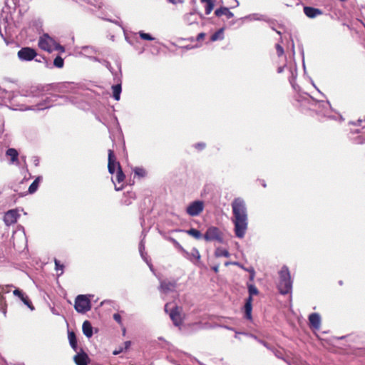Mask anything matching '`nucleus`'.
I'll list each match as a JSON object with an SVG mask.
<instances>
[{
    "label": "nucleus",
    "instance_id": "47",
    "mask_svg": "<svg viewBox=\"0 0 365 365\" xmlns=\"http://www.w3.org/2000/svg\"><path fill=\"white\" fill-rule=\"evenodd\" d=\"M213 270H214L215 272H217V271H218V267H213Z\"/></svg>",
    "mask_w": 365,
    "mask_h": 365
},
{
    "label": "nucleus",
    "instance_id": "30",
    "mask_svg": "<svg viewBox=\"0 0 365 365\" xmlns=\"http://www.w3.org/2000/svg\"><path fill=\"white\" fill-rule=\"evenodd\" d=\"M134 173L135 175L143 178L146 175V171L143 168L137 167L134 169Z\"/></svg>",
    "mask_w": 365,
    "mask_h": 365
},
{
    "label": "nucleus",
    "instance_id": "3",
    "mask_svg": "<svg viewBox=\"0 0 365 365\" xmlns=\"http://www.w3.org/2000/svg\"><path fill=\"white\" fill-rule=\"evenodd\" d=\"M248 292L249 297L246 299L245 304V315L247 319H252V296L257 295L259 294L258 289L252 284H248Z\"/></svg>",
    "mask_w": 365,
    "mask_h": 365
},
{
    "label": "nucleus",
    "instance_id": "40",
    "mask_svg": "<svg viewBox=\"0 0 365 365\" xmlns=\"http://www.w3.org/2000/svg\"><path fill=\"white\" fill-rule=\"evenodd\" d=\"M170 3L173 4H177L179 3H182L184 0H168Z\"/></svg>",
    "mask_w": 365,
    "mask_h": 365
},
{
    "label": "nucleus",
    "instance_id": "26",
    "mask_svg": "<svg viewBox=\"0 0 365 365\" xmlns=\"http://www.w3.org/2000/svg\"><path fill=\"white\" fill-rule=\"evenodd\" d=\"M185 232L187 235L193 237L194 238H195L197 240L201 239L202 237V233L199 230H197L195 228H191L188 230H186Z\"/></svg>",
    "mask_w": 365,
    "mask_h": 365
},
{
    "label": "nucleus",
    "instance_id": "33",
    "mask_svg": "<svg viewBox=\"0 0 365 365\" xmlns=\"http://www.w3.org/2000/svg\"><path fill=\"white\" fill-rule=\"evenodd\" d=\"M213 8H214V2L213 1L208 2L207 4H206L205 14L207 15L210 14L211 13V11H212Z\"/></svg>",
    "mask_w": 365,
    "mask_h": 365
},
{
    "label": "nucleus",
    "instance_id": "45",
    "mask_svg": "<svg viewBox=\"0 0 365 365\" xmlns=\"http://www.w3.org/2000/svg\"><path fill=\"white\" fill-rule=\"evenodd\" d=\"M252 270H255L253 267L246 269V271L249 272L250 274L252 273Z\"/></svg>",
    "mask_w": 365,
    "mask_h": 365
},
{
    "label": "nucleus",
    "instance_id": "41",
    "mask_svg": "<svg viewBox=\"0 0 365 365\" xmlns=\"http://www.w3.org/2000/svg\"><path fill=\"white\" fill-rule=\"evenodd\" d=\"M195 147L199 150H202L205 147V145L204 143H198Z\"/></svg>",
    "mask_w": 365,
    "mask_h": 365
},
{
    "label": "nucleus",
    "instance_id": "36",
    "mask_svg": "<svg viewBox=\"0 0 365 365\" xmlns=\"http://www.w3.org/2000/svg\"><path fill=\"white\" fill-rule=\"evenodd\" d=\"M125 350L124 349V347L123 346H119L118 349H115L113 351V355H118L123 351H125Z\"/></svg>",
    "mask_w": 365,
    "mask_h": 365
},
{
    "label": "nucleus",
    "instance_id": "14",
    "mask_svg": "<svg viewBox=\"0 0 365 365\" xmlns=\"http://www.w3.org/2000/svg\"><path fill=\"white\" fill-rule=\"evenodd\" d=\"M13 293L15 296L19 297L21 299V300L24 302V304L26 305L29 309H31V310L34 309L32 302L29 299V297L25 295V294L21 290L16 289L15 290H14Z\"/></svg>",
    "mask_w": 365,
    "mask_h": 365
},
{
    "label": "nucleus",
    "instance_id": "11",
    "mask_svg": "<svg viewBox=\"0 0 365 365\" xmlns=\"http://www.w3.org/2000/svg\"><path fill=\"white\" fill-rule=\"evenodd\" d=\"M19 214L16 210H10L5 213L4 220L6 225H11L17 222Z\"/></svg>",
    "mask_w": 365,
    "mask_h": 365
},
{
    "label": "nucleus",
    "instance_id": "21",
    "mask_svg": "<svg viewBox=\"0 0 365 365\" xmlns=\"http://www.w3.org/2000/svg\"><path fill=\"white\" fill-rule=\"evenodd\" d=\"M187 255L188 253L186 252ZM190 255V259L195 264H197L200 260V254L197 249L194 248L192 250Z\"/></svg>",
    "mask_w": 365,
    "mask_h": 365
},
{
    "label": "nucleus",
    "instance_id": "38",
    "mask_svg": "<svg viewBox=\"0 0 365 365\" xmlns=\"http://www.w3.org/2000/svg\"><path fill=\"white\" fill-rule=\"evenodd\" d=\"M113 319L115 321H116L118 324H121V317L118 313H115L113 314Z\"/></svg>",
    "mask_w": 365,
    "mask_h": 365
},
{
    "label": "nucleus",
    "instance_id": "32",
    "mask_svg": "<svg viewBox=\"0 0 365 365\" xmlns=\"http://www.w3.org/2000/svg\"><path fill=\"white\" fill-rule=\"evenodd\" d=\"M139 36L140 37L143 39V40H147V41H152L153 40L154 38L151 36L150 34H147V33H144L143 31H140L139 32Z\"/></svg>",
    "mask_w": 365,
    "mask_h": 365
},
{
    "label": "nucleus",
    "instance_id": "13",
    "mask_svg": "<svg viewBox=\"0 0 365 365\" xmlns=\"http://www.w3.org/2000/svg\"><path fill=\"white\" fill-rule=\"evenodd\" d=\"M73 360L76 365H88L91 362V359L88 354L83 351H81L75 355Z\"/></svg>",
    "mask_w": 365,
    "mask_h": 365
},
{
    "label": "nucleus",
    "instance_id": "35",
    "mask_svg": "<svg viewBox=\"0 0 365 365\" xmlns=\"http://www.w3.org/2000/svg\"><path fill=\"white\" fill-rule=\"evenodd\" d=\"M276 51L278 56H282L284 54V48L279 44H276Z\"/></svg>",
    "mask_w": 365,
    "mask_h": 365
},
{
    "label": "nucleus",
    "instance_id": "9",
    "mask_svg": "<svg viewBox=\"0 0 365 365\" xmlns=\"http://www.w3.org/2000/svg\"><path fill=\"white\" fill-rule=\"evenodd\" d=\"M204 205L202 201H194L187 207V213L190 216L199 215L203 210Z\"/></svg>",
    "mask_w": 365,
    "mask_h": 365
},
{
    "label": "nucleus",
    "instance_id": "8",
    "mask_svg": "<svg viewBox=\"0 0 365 365\" xmlns=\"http://www.w3.org/2000/svg\"><path fill=\"white\" fill-rule=\"evenodd\" d=\"M17 56L21 61H29L37 56V53L31 47H24L18 51Z\"/></svg>",
    "mask_w": 365,
    "mask_h": 365
},
{
    "label": "nucleus",
    "instance_id": "29",
    "mask_svg": "<svg viewBox=\"0 0 365 365\" xmlns=\"http://www.w3.org/2000/svg\"><path fill=\"white\" fill-rule=\"evenodd\" d=\"M53 65L58 68H63L64 65L63 59L59 56H56L53 61Z\"/></svg>",
    "mask_w": 365,
    "mask_h": 365
},
{
    "label": "nucleus",
    "instance_id": "25",
    "mask_svg": "<svg viewBox=\"0 0 365 365\" xmlns=\"http://www.w3.org/2000/svg\"><path fill=\"white\" fill-rule=\"evenodd\" d=\"M41 180V177H38L34 180V181L31 184V185L29 187V193H31V194L34 193L37 190L38 184H39V182Z\"/></svg>",
    "mask_w": 365,
    "mask_h": 365
},
{
    "label": "nucleus",
    "instance_id": "39",
    "mask_svg": "<svg viewBox=\"0 0 365 365\" xmlns=\"http://www.w3.org/2000/svg\"><path fill=\"white\" fill-rule=\"evenodd\" d=\"M130 345H131V341H125V342H124V346H123L124 349H125V351H127V350L130 348Z\"/></svg>",
    "mask_w": 365,
    "mask_h": 365
},
{
    "label": "nucleus",
    "instance_id": "44",
    "mask_svg": "<svg viewBox=\"0 0 365 365\" xmlns=\"http://www.w3.org/2000/svg\"><path fill=\"white\" fill-rule=\"evenodd\" d=\"M200 1H201L202 3H206V4H207L208 2H212V1H212V0H200Z\"/></svg>",
    "mask_w": 365,
    "mask_h": 365
},
{
    "label": "nucleus",
    "instance_id": "15",
    "mask_svg": "<svg viewBox=\"0 0 365 365\" xmlns=\"http://www.w3.org/2000/svg\"><path fill=\"white\" fill-rule=\"evenodd\" d=\"M309 323L310 327L319 329L321 325V317L318 313H312L309 316Z\"/></svg>",
    "mask_w": 365,
    "mask_h": 365
},
{
    "label": "nucleus",
    "instance_id": "37",
    "mask_svg": "<svg viewBox=\"0 0 365 365\" xmlns=\"http://www.w3.org/2000/svg\"><path fill=\"white\" fill-rule=\"evenodd\" d=\"M205 36H206L205 33H204V32L200 33L196 37V41H202L205 39Z\"/></svg>",
    "mask_w": 365,
    "mask_h": 365
},
{
    "label": "nucleus",
    "instance_id": "48",
    "mask_svg": "<svg viewBox=\"0 0 365 365\" xmlns=\"http://www.w3.org/2000/svg\"><path fill=\"white\" fill-rule=\"evenodd\" d=\"M122 188H123V186H121V187H115V190H120Z\"/></svg>",
    "mask_w": 365,
    "mask_h": 365
},
{
    "label": "nucleus",
    "instance_id": "42",
    "mask_svg": "<svg viewBox=\"0 0 365 365\" xmlns=\"http://www.w3.org/2000/svg\"><path fill=\"white\" fill-rule=\"evenodd\" d=\"M255 276V270H252V273L250 275V280L253 281Z\"/></svg>",
    "mask_w": 365,
    "mask_h": 365
},
{
    "label": "nucleus",
    "instance_id": "34",
    "mask_svg": "<svg viewBox=\"0 0 365 365\" xmlns=\"http://www.w3.org/2000/svg\"><path fill=\"white\" fill-rule=\"evenodd\" d=\"M58 51L61 53H63L65 51V48L63 46L60 45L58 43L55 41V45H53V51Z\"/></svg>",
    "mask_w": 365,
    "mask_h": 365
},
{
    "label": "nucleus",
    "instance_id": "2",
    "mask_svg": "<svg viewBox=\"0 0 365 365\" xmlns=\"http://www.w3.org/2000/svg\"><path fill=\"white\" fill-rule=\"evenodd\" d=\"M279 281L277 285L279 292L282 294H287L292 291V282L290 272L287 266H283L279 272Z\"/></svg>",
    "mask_w": 365,
    "mask_h": 365
},
{
    "label": "nucleus",
    "instance_id": "18",
    "mask_svg": "<svg viewBox=\"0 0 365 365\" xmlns=\"http://www.w3.org/2000/svg\"><path fill=\"white\" fill-rule=\"evenodd\" d=\"M215 14L218 17L225 16L227 19L233 17V14L227 7H220V9H216Z\"/></svg>",
    "mask_w": 365,
    "mask_h": 365
},
{
    "label": "nucleus",
    "instance_id": "27",
    "mask_svg": "<svg viewBox=\"0 0 365 365\" xmlns=\"http://www.w3.org/2000/svg\"><path fill=\"white\" fill-rule=\"evenodd\" d=\"M215 255L217 257H229L230 253L227 250L217 248L215 250Z\"/></svg>",
    "mask_w": 365,
    "mask_h": 365
},
{
    "label": "nucleus",
    "instance_id": "7",
    "mask_svg": "<svg viewBox=\"0 0 365 365\" xmlns=\"http://www.w3.org/2000/svg\"><path fill=\"white\" fill-rule=\"evenodd\" d=\"M55 41H56L48 34H43L39 38L38 45L41 49L51 53L53 51V45H55Z\"/></svg>",
    "mask_w": 365,
    "mask_h": 365
},
{
    "label": "nucleus",
    "instance_id": "46",
    "mask_svg": "<svg viewBox=\"0 0 365 365\" xmlns=\"http://www.w3.org/2000/svg\"><path fill=\"white\" fill-rule=\"evenodd\" d=\"M232 263L233 262H225V266H228L229 264H233Z\"/></svg>",
    "mask_w": 365,
    "mask_h": 365
},
{
    "label": "nucleus",
    "instance_id": "24",
    "mask_svg": "<svg viewBox=\"0 0 365 365\" xmlns=\"http://www.w3.org/2000/svg\"><path fill=\"white\" fill-rule=\"evenodd\" d=\"M224 38V29L221 28L215 32L210 37L211 41H216Z\"/></svg>",
    "mask_w": 365,
    "mask_h": 365
},
{
    "label": "nucleus",
    "instance_id": "1",
    "mask_svg": "<svg viewBox=\"0 0 365 365\" xmlns=\"http://www.w3.org/2000/svg\"><path fill=\"white\" fill-rule=\"evenodd\" d=\"M232 210V222L234 224V231L237 237L243 238L248 227V215L245 200L236 197L231 204Z\"/></svg>",
    "mask_w": 365,
    "mask_h": 365
},
{
    "label": "nucleus",
    "instance_id": "19",
    "mask_svg": "<svg viewBox=\"0 0 365 365\" xmlns=\"http://www.w3.org/2000/svg\"><path fill=\"white\" fill-rule=\"evenodd\" d=\"M82 330L83 334L87 336L88 338H90L93 335V327L91 326V324L89 321L86 320L83 323L82 325Z\"/></svg>",
    "mask_w": 365,
    "mask_h": 365
},
{
    "label": "nucleus",
    "instance_id": "10",
    "mask_svg": "<svg viewBox=\"0 0 365 365\" xmlns=\"http://www.w3.org/2000/svg\"><path fill=\"white\" fill-rule=\"evenodd\" d=\"M108 170L110 174H113L115 169L119 168L120 164L117 161L116 157L113 150H108Z\"/></svg>",
    "mask_w": 365,
    "mask_h": 365
},
{
    "label": "nucleus",
    "instance_id": "5",
    "mask_svg": "<svg viewBox=\"0 0 365 365\" xmlns=\"http://www.w3.org/2000/svg\"><path fill=\"white\" fill-rule=\"evenodd\" d=\"M203 237L207 242L216 241L222 243L224 240L222 232L218 227L214 226L207 228Z\"/></svg>",
    "mask_w": 365,
    "mask_h": 365
},
{
    "label": "nucleus",
    "instance_id": "17",
    "mask_svg": "<svg viewBox=\"0 0 365 365\" xmlns=\"http://www.w3.org/2000/svg\"><path fill=\"white\" fill-rule=\"evenodd\" d=\"M6 155L10 158V163L12 164L18 165L19 162V153L15 148H9L6 152Z\"/></svg>",
    "mask_w": 365,
    "mask_h": 365
},
{
    "label": "nucleus",
    "instance_id": "20",
    "mask_svg": "<svg viewBox=\"0 0 365 365\" xmlns=\"http://www.w3.org/2000/svg\"><path fill=\"white\" fill-rule=\"evenodd\" d=\"M160 288L163 292L168 293L174 289L175 284L170 282L163 281L160 283Z\"/></svg>",
    "mask_w": 365,
    "mask_h": 365
},
{
    "label": "nucleus",
    "instance_id": "23",
    "mask_svg": "<svg viewBox=\"0 0 365 365\" xmlns=\"http://www.w3.org/2000/svg\"><path fill=\"white\" fill-rule=\"evenodd\" d=\"M113 97L115 100L119 101L120 98V93L122 91L121 84H117L112 86Z\"/></svg>",
    "mask_w": 365,
    "mask_h": 365
},
{
    "label": "nucleus",
    "instance_id": "43",
    "mask_svg": "<svg viewBox=\"0 0 365 365\" xmlns=\"http://www.w3.org/2000/svg\"><path fill=\"white\" fill-rule=\"evenodd\" d=\"M232 264H235V265H237V266H239L240 267H241L242 269H245V270H246V269H247V268H245L243 265L240 264V263H238V262H233Z\"/></svg>",
    "mask_w": 365,
    "mask_h": 365
},
{
    "label": "nucleus",
    "instance_id": "4",
    "mask_svg": "<svg viewBox=\"0 0 365 365\" xmlns=\"http://www.w3.org/2000/svg\"><path fill=\"white\" fill-rule=\"evenodd\" d=\"M74 308L78 313L84 314L91 309L90 299L86 295H78L75 299Z\"/></svg>",
    "mask_w": 365,
    "mask_h": 365
},
{
    "label": "nucleus",
    "instance_id": "22",
    "mask_svg": "<svg viewBox=\"0 0 365 365\" xmlns=\"http://www.w3.org/2000/svg\"><path fill=\"white\" fill-rule=\"evenodd\" d=\"M68 340H69V343H70L71 346L75 351H77V347H78V346H77V339H76L75 333L73 331H68Z\"/></svg>",
    "mask_w": 365,
    "mask_h": 365
},
{
    "label": "nucleus",
    "instance_id": "6",
    "mask_svg": "<svg viewBox=\"0 0 365 365\" xmlns=\"http://www.w3.org/2000/svg\"><path fill=\"white\" fill-rule=\"evenodd\" d=\"M170 304L167 303L165 305V311L167 313H169L170 317L171 320L173 321V324L176 327H179L182 323V318L181 317V309L178 307L175 306L173 309H170V312H168Z\"/></svg>",
    "mask_w": 365,
    "mask_h": 365
},
{
    "label": "nucleus",
    "instance_id": "28",
    "mask_svg": "<svg viewBox=\"0 0 365 365\" xmlns=\"http://www.w3.org/2000/svg\"><path fill=\"white\" fill-rule=\"evenodd\" d=\"M125 178V175L123 172L121 166H119V168L117 169L116 180L118 182H122L124 181Z\"/></svg>",
    "mask_w": 365,
    "mask_h": 365
},
{
    "label": "nucleus",
    "instance_id": "31",
    "mask_svg": "<svg viewBox=\"0 0 365 365\" xmlns=\"http://www.w3.org/2000/svg\"><path fill=\"white\" fill-rule=\"evenodd\" d=\"M54 263H55V269H56V271L61 270V273L59 274V275L62 274H63V268H64L63 264H61L60 261L58 260L57 259H54Z\"/></svg>",
    "mask_w": 365,
    "mask_h": 365
},
{
    "label": "nucleus",
    "instance_id": "12",
    "mask_svg": "<svg viewBox=\"0 0 365 365\" xmlns=\"http://www.w3.org/2000/svg\"><path fill=\"white\" fill-rule=\"evenodd\" d=\"M11 286H1L0 285V311H1L4 314L6 312L7 304L4 297V293H9L10 292Z\"/></svg>",
    "mask_w": 365,
    "mask_h": 365
},
{
    "label": "nucleus",
    "instance_id": "16",
    "mask_svg": "<svg viewBox=\"0 0 365 365\" xmlns=\"http://www.w3.org/2000/svg\"><path fill=\"white\" fill-rule=\"evenodd\" d=\"M304 12L305 15L309 18H315L316 16L322 14V11L320 9L311 6H304Z\"/></svg>",
    "mask_w": 365,
    "mask_h": 365
}]
</instances>
